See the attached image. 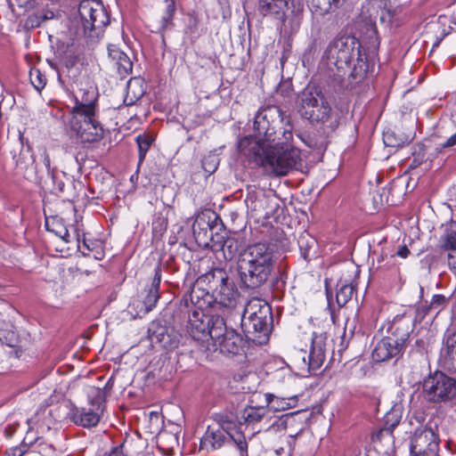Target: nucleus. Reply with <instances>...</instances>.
I'll list each match as a JSON object with an SVG mask.
<instances>
[{
	"mask_svg": "<svg viewBox=\"0 0 456 456\" xmlns=\"http://www.w3.org/2000/svg\"><path fill=\"white\" fill-rule=\"evenodd\" d=\"M439 45V41L434 44V46H437Z\"/></svg>",
	"mask_w": 456,
	"mask_h": 456,
	"instance_id": "nucleus-60",
	"label": "nucleus"
},
{
	"mask_svg": "<svg viewBox=\"0 0 456 456\" xmlns=\"http://www.w3.org/2000/svg\"><path fill=\"white\" fill-rule=\"evenodd\" d=\"M135 141L137 142L139 151L138 164L141 165L143 162L145 156L151 146L153 138L150 134H142L136 136Z\"/></svg>",
	"mask_w": 456,
	"mask_h": 456,
	"instance_id": "nucleus-34",
	"label": "nucleus"
},
{
	"mask_svg": "<svg viewBox=\"0 0 456 456\" xmlns=\"http://www.w3.org/2000/svg\"><path fill=\"white\" fill-rule=\"evenodd\" d=\"M327 335L324 332L313 333L312 344L308 354L309 369L316 370L323 364L325 360Z\"/></svg>",
	"mask_w": 456,
	"mask_h": 456,
	"instance_id": "nucleus-20",
	"label": "nucleus"
},
{
	"mask_svg": "<svg viewBox=\"0 0 456 456\" xmlns=\"http://www.w3.org/2000/svg\"><path fill=\"white\" fill-rule=\"evenodd\" d=\"M283 122V113L280 107L268 105L260 109L255 117L254 129L258 133L261 140L274 142L277 139L276 128L284 129L281 125Z\"/></svg>",
	"mask_w": 456,
	"mask_h": 456,
	"instance_id": "nucleus-11",
	"label": "nucleus"
},
{
	"mask_svg": "<svg viewBox=\"0 0 456 456\" xmlns=\"http://www.w3.org/2000/svg\"><path fill=\"white\" fill-rule=\"evenodd\" d=\"M78 14L85 36L92 40L99 38L110 22L103 4L95 0L81 1Z\"/></svg>",
	"mask_w": 456,
	"mask_h": 456,
	"instance_id": "nucleus-7",
	"label": "nucleus"
},
{
	"mask_svg": "<svg viewBox=\"0 0 456 456\" xmlns=\"http://www.w3.org/2000/svg\"><path fill=\"white\" fill-rule=\"evenodd\" d=\"M391 338L385 336L375 346L372 358L376 362H385L402 354L403 349L398 344L393 343Z\"/></svg>",
	"mask_w": 456,
	"mask_h": 456,
	"instance_id": "nucleus-25",
	"label": "nucleus"
},
{
	"mask_svg": "<svg viewBox=\"0 0 456 456\" xmlns=\"http://www.w3.org/2000/svg\"><path fill=\"white\" fill-rule=\"evenodd\" d=\"M230 442L238 447L241 456H245L247 454L248 444L245 436L241 433L237 432L235 435L227 434L226 443Z\"/></svg>",
	"mask_w": 456,
	"mask_h": 456,
	"instance_id": "nucleus-40",
	"label": "nucleus"
},
{
	"mask_svg": "<svg viewBox=\"0 0 456 456\" xmlns=\"http://www.w3.org/2000/svg\"><path fill=\"white\" fill-rule=\"evenodd\" d=\"M0 341L9 346H13L16 342V334L12 330H0Z\"/></svg>",
	"mask_w": 456,
	"mask_h": 456,
	"instance_id": "nucleus-44",
	"label": "nucleus"
},
{
	"mask_svg": "<svg viewBox=\"0 0 456 456\" xmlns=\"http://www.w3.org/2000/svg\"><path fill=\"white\" fill-rule=\"evenodd\" d=\"M41 151H42L41 157L43 159V164L45 167L47 173L50 174L52 172V169H51V159H50L49 154L47 153V151L45 148H43L41 150Z\"/></svg>",
	"mask_w": 456,
	"mask_h": 456,
	"instance_id": "nucleus-47",
	"label": "nucleus"
},
{
	"mask_svg": "<svg viewBox=\"0 0 456 456\" xmlns=\"http://www.w3.org/2000/svg\"><path fill=\"white\" fill-rule=\"evenodd\" d=\"M123 447V444H119L114 447L108 456H126V454L124 452Z\"/></svg>",
	"mask_w": 456,
	"mask_h": 456,
	"instance_id": "nucleus-51",
	"label": "nucleus"
},
{
	"mask_svg": "<svg viewBox=\"0 0 456 456\" xmlns=\"http://www.w3.org/2000/svg\"><path fill=\"white\" fill-rule=\"evenodd\" d=\"M305 118L309 119L311 122L322 123L331 130L337 128L339 123L338 115L332 111L327 99L326 104L321 106V103H319L314 110H310V112H306Z\"/></svg>",
	"mask_w": 456,
	"mask_h": 456,
	"instance_id": "nucleus-18",
	"label": "nucleus"
},
{
	"mask_svg": "<svg viewBox=\"0 0 456 456\" xmlns=\"http://www.w3.org/2000/svg\"><path fill=\"white\" fill-rule=\"evenodd\" d=\"M456 145V133L448 138L445 142L439 144L441 149L452 148Z\"/></svg>",
	"mask_w": 456,
	"mask_h": 456,
	"instance_id": "nucleus-50",
	"label": "nucleus"
},
{
	"mask_svg": "<svg viewBox=\"0 0 456 456\" xmlns=\"http://www.w3.org/2000/svg\"><path fill=\"white\" fill-rule=\"evenodd\" d=\"M151 283L147 286L140 295V298L133 300L129 308L134 310L135 315L142 317L151 312L157 305L160 294L159 285L161 281V270L159 266L155 268Z\"/></svg>",
	"mask_w": 456,
	"mask_h": 456,
	"instance_id": "nucleus-13",
	"label": "nucleus"
},
{
	"mask_svg": "<svg viewBox=\"0 0 456 456\" xmlns=\"http://www.w3.org/2000/svg\"><path fill=\"white\" fill-rule=\"evenodd\" d=\"M440 246L443 249L455 251L456 249V231L446 229L440 238Z\"/></svg>",
	"mask_w": 456,
	"mask_h": 456,
	"instance_id": "nucleus-35",
	"label": "nucleus"
},
{
	"mask_svg": "<svg viewBox=\"0 0 456 456\" xmlns=\"http://www.w3.org/2000/svg\"><path fill=\"white\" fill-rule=\"evenodd\" d=\"M227 441V436L221 428L208 427V429L200 440V450L207 452L220 449Z\"/></svg>",
	"mask_w": 456,
	"mask_h": 456,
	"instance_id": "nucleus-26",
	"label": "nucleus"
},
{
	"mask_svg": "<svg viewBox=\"0 0 456 456\" xmlns=\"http://www.w3.org/2000/svg\"><path fill=\"white\" fill-rule=\"evenodd\" d=\"M319 103H321V106L326 104L325 95L319 87L308 85L300 94L302 115L305 118L306 112H310V110H314Z\"/></svg>",
	"mask_w": 456,
	"mask_h": 456,
	"instance_id": "nucleus-24",
	"label": "nucleus"
},
{
	"mask_svg": "<svg viewBox=\"0 0 456 456\" xmlns=\"http://www.w3.org/2000/svg\"><path fill=\"white\" fill-rule=\"evenodd\" d=\"M441 364L448 371L456 372V353L441 354Z\"/></svg>",
	"mask_w": 456,
	"mask_h": 456,
	"instance_id": "nucleus-41",
	"label": "nucleus"
},
{
	"mask_svg": "<svg viewBox=\"0 0 456 456\" xmlns=\"http://www.w3.org/2000/svg\"><path fill=\"white\" fill-rule=\"evenodd\" d=\"M346 2V0H312V11L320 16H324L335 12Z\"/></svg>",
	"mask_w": 456,
	"mask_h": 456,
	"instance_id": "nucleus-28",
	"label": "nucleus"
},
{
	"mask_svg": "<svg viewBox=\"0 0 456 456\" xmlns=\"http://www.w3.org/2000/svg\"><path fill=\"white\" fill-rule=\"evenodd\" d=\"M270 413V410L265 406H248L241 412V419L248 425L259 423Z\"/></svg>",
	"mask_w": 456,
	"mask_h": 456,
	"instance_id": "nucleus-27",
	"label": "nucleus"
},
{
	"mask_svg": "<svg viewBox=\"0 0 456 456\" xmlns=\"http://www.w3.org/2000/svg\"><path fill=\"white\" fill-rule=\"evenodd\" d=\"M32 4L38 6L49 7L52 3H55L53 0H30Z\"/></svg>",
	"mask_w": 456,
	"mask_h": 456,
	"instance_id": "nucleus-52",
	"label": "nucleus"
},
{
	"mask_svg": "<svg viewBox=\"0 0 456 456\" xmlns=\"http://www.w3.org/2000/svg\"><path fill=\"white\" fill-rule=\"evenodd\" d=\"M265 397L266 405L270 407V409H269L270 411H284V410L289 409L294 405V403L296 402V397L283 399V398L277 397L272 394H265Z\"/></svg>",
	"mask_w": 456,
	"mask_h": 456,
	"instance_id": "nucleus-29",
	"label": "nucleus"
},
{
	"mask_svg": "<svg viewBox=\"0 0 456 456\" xmlns=\"http://www.w3.org/2000/svg\"><path fill=\"white\" fill-rule=\"evenodd\" d=\"M396 255L402 258H406L410 255L409 248L404 245L399 248L396 252Z\"/></svg>",
	"mask_w": 456,
	"mask_h": 456,
	"instance_id": "nucleus-53",
	"label": "nucleus"
},
{
	"mask_svg": "<svg viewBox=\"0 0 456 456\" xmlns=\"http://www.w3.org/2000/svg\"><path fill=\"white\" fill-rule=\"evenodd\" d=\"M275 262L273 245L257 242L247 246L239 254L237 262L241 282L248 289L261 287L268 281Z\"/></svg>",
	"mask_w": 456,
	"mask_h": 456,
	"instance_id": "nucleus-2",
	"label": "nucleus"
},
{
	"mask_svg": "<svg viewBox=\"0 0 456 456\" xmlns=\"http://www.w3.org/2000/svg\"><path fill=\"white\" fill-rule=\"evenodd\" d=\"M309 234H302L298 239V245L300 249L305 248L306 250V248H311L312 245H310L309 241Z\"/></svg>",
	"mask_w": 456,
	"mask_h": 456,
	"instance_id": "nucleus-49",
	"label": "nucleus"
},
{
	"mask_svg": "<svg viewBox=\"0 0 456 456\" xmlns=\"http://www.w3.org/2000/svg\"><path fill=\"white\" fill-rule=\"evenodd\" d=\"M165 4V11L160 20L161 30H166L174 26L173 18L176 10L175 0H166Z\"/></svg>",
	"mask_w": 456,
	"mask_h": 456,
	"instance_id": "nucleus-32",
	"label": "nucleus"
},
{
	"mask_svg": "<svg viewBox=\"0 0 456 456\" xmlns=\"http://www.w3.org/2000/svg\"><path fill=\"white\" fill-rule=\"evenodd\" d=\"M183 300L187 306L190 301L197 308L194 311H203V308L210 306L214 303L211 292L208 291V287L206 284H199V278L191 288V292L183 296Z\"/></svg>",
	"mask_w": 456,
	"mask_h": 456,
	"instance_id": "nucleus-21",
	"label": "nucleus"
},
{
	"mask_svg": "<svg viewBox=\"0 0 456 456\" xmlns=\"http://www.w3.org/2000/svg\"><path fill=\"white\" fill-rule=\"evenodd\" d=\"M424 157L425 155L424 154H419L418 157H415L413 159V161H412V164L411 165V167H417L418 166H419L423 159H424Z\"/></svg>",
	"mask_w": 456,
	"mask_h": 456,
	"instance_id": "nucleus-54",
	"label": "nucleus"
},
{
	"mask_svg": "<svg viewBox=\"0 0 456 456\" xmlns=\"http://www.w3.org/2000/svg\"><path fill=\"white\" fill-rule=\"evenodd\" d=\"M415 345L419 349H424L425 347V342L422 339H417Z\"/></svg>",
	"mask_w": 456,
	"mask_h": 456,
	"instance_id": "nucleus-56",
	"label": "nucleus"
},
{
	"mask_svg": "<svg viewBox=\"0 0 456 456\" xmlns=\"http://www.w3.org/2000/svg\"><path fill=\"white\" fill-rule=\"evenodd\" d=\"M29 79L33 86L40 92L46 85V77L38 69H31Z\"/></svg>",
	"mask_w": 456,
	"mask_h": 456,
	"instance_id": "nucleus-38",
	"label": "nucleus"
},
{
	"mask_svg": "<svg viewBox=\"0 0 456 456\" xmlns=\"http://www.w3.org/2000/svg\"><path fill=\"white\" fill-rule=\"evenodd\" d=\"M241 327L246 333H260L266 338L273 321L271 306L267 302L253 297L240 314Z\"/></svg>",
	"mask_w": 456,
	"mask_h": 456,
	"instance_id": "nucleus-6",
	"label": "nucleus"
},
{
	"mask_svg": "<svg viewBox=\"0 0 456 456\" xmlns=\"http://www.w3.org/2000/svg\"><path fill=\"white\" fill-rule=\"evenodd\" d=\"M398 10L390 7H385L380 15V21L387 23L390 26H399Z\"/></svg>",
	"mask_w": 456,
	"mask_h": 456,
	"instance_id": "nucleus-37",
	"label": "nucleus"
},
{
	"mask_svg": "<svg viewBox=\"0 0 456 456\" xmlns=\"http://www.w3.org/2000/svg\"><path fill=\"white\" fill-rule=\"evenodd\" d=\"M303 256H304L305 258H306V252L305 251L303 253Z\"/></svg>",
	"mask_w": 456,
	"mask_h": 456,
	"instance_id": "nucleus-61",
	"label": "nucleus"
},
{
	"mask_svg": "<svg viewBox=\"0 0 456 456\" xmlns=\"http://www.w3.org/2000/svg\"><path fill=\"white\" fill-rule=\"evenodd\" d=\"M52 179L54 183L53 190L55 191V192H60V193L63 192L64 187H65L64 182L61 180H59L55 175H53Z\"/></svg>",
	"mask_w": 456,
	"mask_h": 456,
	"instance_id": "nucleus-48",
	"label": "nucleus"
},
{
	"mask_svg": "<svg viewBox=\"0 0 456 456\" xmlns=\"http://www.w3.org/2000/svg\"><path fill=\"white\" fill-rule=\"evenodd\" d=\"M58 81H59V83H60L61 85H62V86L64 85V81H63V79H62L61 75V73H60V72L58 73Z\"/></svg>",
	"mask_w": 456,
	"mask_h": 456,
	"instance_id": "nucleus-57",
	"label": "nucleus"
},
{
	"mask_svg": "<svg viewBox=\"0 0 456 456\" xmlns=\"http://www.w3.org/2000/svg\"><path fill=\"white\" fill-rule=\"evenodd\" d=\"M282 137L277 142L245 137L239 142V151L249 164L261 167L273 176H284L301 161L300 151L289 144L292 139L291 127L280 131Z\"/></svg>",
	"mask_w": 456,
	"mask_h": 456,
	"instance_id": "nucleus-1",
	"label": "nucleus"
},
{
	"mask_svg": "<svg viewBox=\"0 0 456 456\" xmlns=\"http://www.w3.org/2000/svg\"><path fill=\"white\" fill-rule=\"evenodd\" d=\"M218 166V159L215 155L206 156L202 159V168L204 171L209 175L213 174Z\"/></svg>",
	"mask_w": 456,
	"mask_h": 456,
	"instance_id": "nucleus-42",
	"label": "nucleus"
},
{
	"mask_svg": "<svg viewBox=\"0 0 456 456\" xmlns=\"http://www.w3.org/2000/svg\"><path fill=\"white\" fill-rule=\"evenodd\" d=\"M422 390L425 398L430 403L454 401L456 403V379L442 371H435L425 378Z\"/></svg>",
	"mask_w": 456,
	"mask_h": 456,
	"instance_id": "nucleus-9",
	"label": "nucleus"
},
{
	"mask_svg": "<svg viewBox=\"0 0 456 456\" xmlns=\"http://www.w3.org/2000/svg\"><path fill=\"white\" fill-rule=\"evenodd\" d=\"M205 227H201V220H196L192 225V232L195 240L199 244H208L207 240L212 236L211 228L208 223L203 222Z\"/></svg>",
	"mask_w": 456,
	"mask_h": 456,
	"instance_id": "nucleus-33",
	"label": "nucleus"
},
{
	"mask_svg": "<svg viewBox=\"0 0 456 456\" xmlns=\"http://www.w3.org/2000/svg\"><path fill=\"white\" fill-rule=\"evenodd\" d=\"M84 246L88 249V250H91V248L89 247V245L87 244V242L86 240H84L83 242Z\"/></svg>",
	"mask_w": 456,
	"mask_h": 456,
	"instance_id": "nucleus-58",
	"label": "nucleus"
},
{
	"mask_svg": "<svg viewBox=\"0 0 456 456\" xmlns=\"http://www.w3.org/2000/svg\"><path fill=\"white\" fill-rule=\"evenodd\" d=\"M311 240V244L313 245L314 243V240L313 238H310Z\"/></svg>",
	"mask_w": 456,
	"mask_h": 456,
	"instance_id": "nucleus-59",
	"label": "nucleus"
},
{
	"mask_svg": "<svg viewBox=\"0 0 456 456\" xmlns=\"http://www.w3.org/2000/svg\"><path fill=\"white\" fill-rule=\"evenodd\" d=\"M127 94L125 98L126 105L134 104L137 100L141 99L144 91L142 88V82L137 78H131L126 86Z\"/></svg>",
	"mask_w": 456,
	"mask_h": 456,
	"instance_id": "nucleus-30",
	"label": "nucleus"
},
{
	"mask_svg": "<svg viewBox=\"0 0 456 456\" xmlns=\"http://www.w3.org/2000/svg\"><path fill=\"white\" fill-rule=\"evenodd\" d=\"M258 10L264 16L281 20L285 31L291 35L297 33L302 24L304 7L293 0H259Z\"/></svg>",
	"mask_w": 456,
	"mask_h": 456,
	"instance_id": "nucleus-5",
	"label": "nucleus"
},
{
	"mask_svg": "<svg viewBox=\"0 0 456 456\" xmlns=\"http://www.w3.org/2000/svg\"><path fill=\"white\" fill-rule=\"evenodd\" d=\"M456 353V333L448 336L442 348L441 354Z\"/></svg>",
	"mask_w": 456,
	"mask_h": 456,
	"instance_id": "nucleus-45",
	"label": "nucleus"
},
{
	"mask_svg": "<svg viewBox=\"0 0 456 456\" xmlns=\"http://www.w3.org/2000/svg\"><path fill=\"white\" fill-rule=\"evenodd\" d=\"M96 94L94 90L80 89L72 108V118L81 119L88 115H95Z\"/></svg>",
	"mask_w": 456,
	"mask_h": 456,
	"instance_id": "nucleus-17",
	"label": "nucleus"
},
{
	"mask_svg": "<svg viewBox=\"0 0 456 456\" xmlns=\"http://www.w3.org/2000/svg\"><path fill=\"white\" fill-rule=\"evenodd\" d=\"M76 63V58H69V60L66 61V68L68 69H70Z\"/></svg>",
	"mask_w": 456,
	"mask_h": 456,
	"instance_id": "nucleus-55",
	"label": "nucleus"
},
{
	"mask_svg": "<svg viewBox=\"0 0 456 456\" xmlns=\"http://www.w3.org/2000/svg\"><path fill=\"white\" fill-rule=\"evenodd\" d=\"M439 437L431 428L421 426L411 438L410 452L411 456H437Z\"/></svg>",
	"mask_w": 456,
	"mask_h": 456,
	"instance_id": "nucleus-12",
	"label": "nucleus"
},
{
	"mask_svg": "<svg viewBox=\"0 0 456 456\" xmlns=\"http://www.w3.org/2000/svg\"><path fill=\"white\" fill-rule=\"evenodd\" d=\"M23 3L28 4L31 7L37 8L34 12L28 15L25 21V26L28 28H36L40 27L44 21L53 19L58 12L56 3H52L49 7L34 5L30 0H24Z\"/></svg>",
	"mask_w": 456,
	"mask_h": 456,
	"instance_id": "nucleus-23",
	"label": "nucleus"
},
{
	"mask_svg": "<svg viewBox=\"0 0 456 456\" xmlns=\"http://www.w3.org/2000/svg\"><path fill=\"white\" fill-rule=\"evenodd\" d=\"M449 298L441 294L434 295L429 305L424 311V314H427L428 311L433 310L436 313L442 311L448 304Z\"/></svg>",
	"mask_w": 456,
	"mask_h": 456,
	"instance_id": "nucleus-39",
	"label": "nucleus"
},
{
	"mask_svg": "<svg viewBox=\"0 0 456 456\" xmlns=\"http://www.w3.org/2000/svg\"><path fill=\"white\" fill-rule=\"evenodd\" d=\"M152 225L154 231L162 232L167 229V221L164 217L159 216L153 221Z\"/></svg>",
	"mask_w": 456,
	"mask_h": 456,
	"instance_id": "nucleus-46",
	"label": "nucleus"
},
{
	"mask_svg": "<svg viewBox=\"0 0 456 456\" xmlns=\"http://www.w3.org/2000/svg\"><path fill=\"white\" fill-rule=\"evenodd\" d=\"M148 334L152 342L160 343L165 348L172 349L178 346V335L171 334L169 329L159 322H151Z\"/></svg>",
	"mask_w": 456,
	"mask_h": 456,
	"instance_id": "nucleus-22",
	"label": "nucleus"
},
{
	"mask_svg": "<svg viewBox=\"0 0 456 456\" xmlns=\"http://www.w3.org/2000/svg\"><path fill=\"white\" fill-rule=\"evenodd\" d=\"M325 58L338 69H350V77L355 83L361 82L367 75L370 64L362 53L358 39L351 36L336 37L324 52Z\"/></svg>",
	"mask_w": 456,
	"mask_h": 456,
	"instance_id": "nucleus-3",
	"label": "nucleus"
},
{
	"mask_svg": "<svg viewBox=\"0 0 456 456\" xmlns=\"http://www.w3.org/2000/svg\"><path fill=\"white\" fill-rule=\"evenodd\" d=\"M383 141L387 147H401L405 142L402 138H396L395 133L392 131H387L383 134Z\"/></svg>",
	"mask_w": 456,
	"mask_h": 456,
	"instance_id": "nucleus-43",
	"label": "nucleus"
},
{
	"mask_svg": "<svg viewBox=\"0 0 456 456\" xmlns=\"http://www.w3.org/2000/svg\"><path fill=\"white\" fill-rule=\"evenodd\" d=\"M387 337L391 338L390 340L398 344L400 347L404 349L409 340L410 335L412 331L411 322L404 318H396L392 322H387L383 324L381 330H385Z\"/></svg>",
	"mask_w": 456,
	"mask_h": 456,
	"instance_id": "nucleus-15",
	"label": "nucleus"
},
{
	"mask_svg": "<svg viewBox=\"0 0 456 456\" xmlns=\"http://www.w3.org/2000/svg\"><path fill=\"white\" fill-rule=\"evenodd\" d=\"M199 284H206L214 304L229 309L237 305L240 292L233 279L223 268H215L199 277Z\"/></svg>",
	"mask_w": 456,
	"mask_h": 456,
	"instance_id": "nucleus-4",
	"label": "nucleus"
},
{
	"mask_svg": "<svg viewBox=\"0 0 456 456\" xmlns=\"http://www.w3.org/2000/svg\"><path fill=\"white\" fill-rule=\"evenodd\" d=\"M216 350H219L222 354L236 355L243 349L242 337L233 329L228 328L222 331L219 338H213Z\"/></svg>",
	"mask_w": 456,
	"mask_h": 456,
	"instance_id": "nucleus-16",
	"label": "nucleus"
},
{
	"mask_svg": "<svg viewBox=\"0 0 456 456\" xmlns=\"http://www.w3.org/2000/svg\"><path fill=\"white\" fill-rule=\"evenodd\" d=\"M46 229L53 232L56 236L60 237L63 241H69V233L66 226L62 224L60 219L53 218L52 220L46 219L45 221Z\"/></svg>",
	"mask_w": 456,
	"mask_h": 456,
	"instance_id": "nucleus-31",
	"label": "nucleus"
},
{
	"mask_svg": "<svg viewBox=\"0 0 456 456\" xmlns=\"http://www.w3.org/2000/svg\"><path fill=\"white\" fill-rule=\"evenodd\" d=\"M88 398L92 407L73 406L69 412V417L74 424L86 428L95 427L101 419L99 411H102L104 392L101 388L92 387Z\"/></svg>",
	"mask_w": 456,
	"mask_h": 456,
	"instance_id": "nucleus-10",
	"label": "nucleus"
},
{
	"mask_svg": "<svg viewBox=\"0 0 456 456\" xmlns=\"http://www.w3.org/2000/svg\"><path fill=\"white\" fill-rule=\"evenodd\" d=\"M354 292V287L352 284H342L339 286L336 299L339 306L346 305L352 298Z\"/></svg>",
	"mask_w": 456,
	"mask_h": 456,
	"instance_id": "nucleus-36",
	"label": "nucleus"
},
{
	"mask_svg": "<svg viewBox=\"0 0 456 456\" xmlns=\"http://www.w3.org/2000/svg\"><path fill=\"white\" fill-rule=\"evenodd\" d=\"M71 128L83 143H94L103 138V128L95 119V115L77 119L72 118Z\"/></svg>",
	"mask_w": 456,
	"mask_h": 456,
	"instance_id": "nucleus-14",
	"label": "nucleus"
},
{
	"mask_svg": "<svg viewBox=\"0 0 456 456\" xmlns=\"http://www.w3.org/2000/svg\"><path fill=\"white\" fill-rule=\"evenodd\" d=\"M187 330L198 341L219 338L225 329V322L220 315H209L203 311H192L189 315Z\"/></svg>",
	"mask_w": 456,
	"mask_h": 456,
	"instance_id": "nucleus-8",
	"label": "nucleus"
},
{
	"mask_svg": "<svg viewBox=\"0 0 456 456\" xmlns=\"http://www.w3.org/2000/svg\"><path fill=\"white\" fill-rule=\"evenodd\" d=\"M110 61L120 77H126L133 70V62L130 57L117 45H108Z\"/></svg>",
	"mask_w": 456,
	"mask_h": 456,
	"instance_id": "nucleus-19",
	"label": "nucleus"
}]
</instances>
